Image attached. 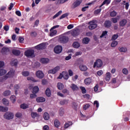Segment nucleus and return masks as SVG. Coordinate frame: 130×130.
<instances>
[{"label":"nucleus","mask_w":130,"mask_h":130,"mask_svg":"<svg viewBox=\"0 0 130 130\" xmlns=\"http://www.w3.org/2000/svg\"><path fill=\"white\" fill-rule=\"evenodd\" d=\"M4 117L5 119H8V120L13 119L14 118V114L11 112H7L4 115Z\"/></svg>","instance_id":"nucleus-1"},{"label":"nucleus","mask_w":130,"mask_h":130,"mask_svg":"<svg viewBox=\"0 0 130 130\" xmlns=\"http://www.w3.org/2000/svg\"><path fill=\"white\" fill-rule=\"evenodd\" d=\"M24 55L27 57H34V50H28L24 52Z\"/></svg>","instance_id":"nucleus-2"},{"label":"nucleus","mask_w":130,"mask_h":130,"mask_svg":"<svg viewBox=\"0 0 130 130\" xmlns=\"http://www.w3.org/2000/svg\"><path fill=\"white\" fill-rule=\"evenodd\" d=\"M59 70H60V67H59V66H56L54 69L49 70L48 71V74H52L53 75H54V74H56Z\"/></svg>","instance_id":"nucleus-3"},{"label":"nucleus","mask_w":130,"mask_h":130,"mask_svg":"<svg viewBox=\"0 0 130 130\" xmlns=\"http://www.w3.org/2000/svg\"><path fill=\"white\" fill-rule=\"evenodd\" d=\"M103 64V63L102 62V60H101V59H98L94 63L93 68H95L96 67H97V68H101Z\"/></svg>","instance_id":"nucleus-4"},{"label":"nucleus","mask_w":130,"mask_h":130,"mask_svg":"<svg viewBox=\"0 0 130 130\" xmlns=\"http://www.w3.org/2000/svg\"><path fill=\"white\" fill-rule=\"evenodd\" d=\"M54 51L55 53H56L57 54H58L62 51V47L61 46H56L54 48Z\"/></svg>","instance_id":"nucleus-5"},{"label":"nucleus","mask_w":130,"mask_h":130,"mask_svg":"<svg viewBox=\"0 0 130 130\" xmlns=\"http://www.w3.org/2000/svg\"><path fill=\"white\" fill-rule=\"evenodd\" d=\"M59 41L61 43H68L69 42V37L62 36L59 38Z\"/></svg>","instance_id":"nucleus-6"},{"label":"nucleus","mask_w":130,"mask_h":130,"mask_svg":"<svg viewBox=\"0 0 130 130\" xmlns=\"http://www.w3.org/2000/svg\"><path fill=\"white\" fill-rule=\"evenodd\" d=\"M36 76L37 78H39V79H43V78L44 77V74L42 71H38L36 72Z\"/></svg>","instance_id":"nucleus-7"},{"label":"nucleus","mask_w":130,"mask_h":130,"mask_svg":"<svg viewBox=\"0 0 130 130\" xmlns=\"http://www.w3.org/2000/svg\"><path fill=\"white\" fill-rule=\"evenodd\" d=\"M36 49L38 50H41L42 49H44L45 48V44L44 43L40 44L35 47Z\"/></svg>","instance_id":"nucleus-8"},{"label":"nucleus","mask_w":130,"mask_h":130,"mask_svg":"<svg viewBox=\"0 0 130 130\" xmlns=\"http://www.w3.org/2000/svg\"><path fill=\"white\" fill-rule=\"evenodd\" d=\"M82 3V0H77L73 4V7L75 9L77 7H79L80 5Z\"/></svg>","instance_id":"nucleus-9"},{"label":"nucleus","mask_w":130,"mask_h":130,"mask_svg":"<svg viewBox=\"0 0 130 130\" xmlns=\"http://www.w3.org/2000/svg\"><path fill=\"white\" fill-rule=\"evenodd\" d=\"M79 34H80V30H79L78 29L73 30L71 32V35H72V36H74V37H75L76 36H78V35H79Z\"/></svg>","instance_id":"nucleus-10"},{"label":"nucleus","mask_w":130,"mask_h":130,"mask_svg":"<svg viewBox=\"0 0 130 130\" xmlns=\"http://www.w3.org/2000/svg\"><path fill=\"white\" fill-rule=\"evenodd\" d=\"M14 75L15 73L14 72V71H10L5 76L7 79H8V78H12V77H14Z\"/></svg>","instance_id":"nucleus-11"},{"label":"nucleus","mask_w":130,"mask_h":130,"mask_svg":"<svg viewBox=\"0 0 130 130\" xmlns=\"http://www.w3.org/2000/svg\"><path fill=\"white\" fill-rule=\"evenodd\" d=\"M46 101V100L45 99V98H44L43 97H38L36 99V101L38 103L45 102Z\"/></svg>","instance_id":"nucleus-12"},{"label":"nucleus","mask_w":130,"mask_h":130,"mask_svg":"<svg viewBox=\"0 0 130 130\" xmlns=\"http://www.w3.org/2000/svg\"><path fill=\"white\" fill-rule=\"evenodd\" d=\"M126 23H127V20H126V19H122V20H121L119 22V25L121 27H124V26L125 25H126Z\"/></svg>","instance_id":"nucleus-13"},{"label":"nucleus","mask_w":130,"mask_h":130,"mask_svg":"<svg viewBox=\"0 0 130 130\" xmlns=\"http://www.w3.org/2000/svg\"><path fill=\"white\" fill-rule=\"evenodd\" d=\"M104 26L106 28H110L111 27V21L107 20L104 22Z\"/></svg>","instance_id":"nucleus-14"},{"label":"nucleus","mask_w":130,"mask_h":130,"mask_svg":"<svg viewBox=\"0 0 130 130\" xmlns=\"http://www.w3.org/2000/svg\"><path fill=\"white\" fill-rule=\"evenodd\" d=\"M111 79V74L109 72H108L106 74L105 80L107 82H109Z\"/></svg>","instance_id":"nucleus-15"},{"label":"nucleus","mask_w":130,"mask_h":130,"mask_svg":"<svg viewBox=\"0 0 130 130\" xmlns=\"http://www.w3.org/2000/svg\"><path fill=\"white\" fill-rule=\"evenodd\" d=\"M70 88H71L73 91H78V90H79V87L78 86L74 83L71 84Z\"/></svg>","instance_id":"nucleus-16"},{"label":"nucleus","mask_w":130,"mask_h":130,"mask_svg":"<svg viewBox=\"0 0 130 130\" xmlns=\"http://www.w3.org/2000/svg\"><path fill=\"white\" fill-rule=\"evenodd\" d=\"M79 69L81 72H86L87 70H88V68H87V66L85 65H80L79 66Z\"/></svg>","instance_id":"nucleus-17"},{"label":"nucleus","mask_w":130,"mask_h":130,"mask_svg":"<svg viewBox=\"0 0 130 130\" xmlns=\"http://www.w3.org/2000/svg\"><path fill=\"white\" fill-rule=\"evenodd\" d=\"M91 82H92V79L90 77H88L84 80V83L85 85H90Z\"/></svg>","instance_id":"nucleus-18"},{"label":"nucleus","mask_w":130,"mask_h":130,"mask_svg":"<svg viewBox=\"0 0 130 130\" xmlns=\"http://www.w3.org/2000/svg\"><path fill=\"white\" fill-rule=\"evenodd\" d=\"M9 110V108L0 106V111L1 112H7Z\"/></svg>","instance_id":"nucleus-19"},{"label":"nucleus","mask_w":130,"mask_h":130,"mask_svg":"<svg viewBox=\"0 0 130 130\" xmlns=\"http://www.w3.org/2000/svg\"><path fill=\"white\" fill-rule=\"evenodd\" d=\"M43 118H44L45 120H49V119L50 118L49 114H48L47 112L44 113Z\"/></svg>","instance_id":"nucleus-20"},{"label":"nucleus","mask_w":130,"mask_h":130,"mask_svg":"<svg viewBox=\"0 0 130 130\" xmlns=\"http://www.w3.org/2000/svg\"><path fill=\"white\" fill-rule=\"evenodd\" d=\"M90 42V39L89 38H84L82 40V43L83 44H88Z\"/></svg>","instance_id":"nucleus-21"},{"label":"nucleus","mask_w":130,"mask_h":130,"mask_svg":"<svg viewBox=\"0 0 130 130\" xmlns=\"http://www.w3.org/2000/svg\"><path fill=\"white\" fill-rule=\"evenodd\" d=\"M50 36L51 37H52L53 36H54V35H56V34L57 33V31L56 30H51V29H50Z\"/></svg>","instance_id":"nucleus-22"},{"label":"nucleus","mask_w":130,"mask_h":130,"mask_svg":"<svg viewBox=\"0 0 130 130\" xmlns=\"http://www.w3.org/2000/svg\"><path fill=\"white\" fill-rule=\"evenodd\" d=\"M45 94L47 97H50L51 95V91H50V89L49 88H47L45 91Z\"/></svg>","instance_id":"nucleus-23"},{"label":"nucleus","mask_w":130,"mask_h":130,"mask_svg":"<svg viewBox=\"0 0 130 130\" xmlns=\"http://www.w3.org/2000/svg\"><path fill=\"white\" fill-rule=\"evenodd\" d=\"M10 64L12 67H16V66L18 64V60L17 59L12 60V61L10 62Z\"/></svg>","instance_id":"nucleus-24"},{"label":"nucleus","mask_w":130,"mask_h":130,"mask_svg":"<svg viewBox=\"0 0 130 130\" xmlns=\"http://www.w3.org/2000/svg\"><path fill=\"white\" fill-rule=\"evenodd\" d=\"M12 53H13L14 55L18 56V55H20V54H21V51H20V50H13L12 51Z\"/></svg>","instance_id":"nucleus-25"},{"label":"nucleus","mask_w":130,"mask_h":130,"mask_svg":"<svg viewBox=\"0 0 130 130\" xmlns=\"http://www.w3.org/2000/svg\"><path fill=\"white\" fill-rule=\"evenodd\" d=\"M20 108H22V109H27V108H29V105L22 104L20 105Z\"/></svg>","instance_id":"nucleus-26"},{"label":"nucleus","mask_w":130,"mask_h":130,"mask_svg":"<svg viewBox=\"0 0 130 130\" xmlns=\"http://www.w3.org/2000/svg\"><path fill=\"white\" fill-rule=\"evenodd\" d=\"M41 62L42 63H48L49 59L48 58H42L41 59Z\"/></svg>","instance_id":"nucleus-27"},{"label":"nucleus","mask_w":130,"mask_h":130,"mask_svg":"<svg viewBox=\"0 0 130 130\" xmlns=\"http://www.w3.org/2000/svg\"><path fill=\"white\" fill-rule=\"evenodd\" d=\"M39 92V88L38 86H35L32 89V93L37 94Z\"/></svg>","instance_id":"nucleus-28"},{"label":"nucleus","mask_w":130,"mask_h":130,"mask_svg":"<svg viewBox=\"0 0 130 130\" xmlns=\"http://www.w3.org/2000/svg\"><path fill=\"white\" fill-rule=\"evenodd\" d=\"M118 50H119L120 52H126L127 51V49L125 47H119Z\"/></svg>","instance_id":"nucleus-29"},{"label":"nucleus","mask_w":130,"mask_h":130,"mask_svg":"<svg viewBox=\"0 0 130 130\" xmlns=\"http://www.w3.org/2000/svg\"><path fill=\"white\" fill-rule=\"evenodd\" d=\"M73 46L74 48H79V47H80V43L78 42H74L73 44Z\"/></svg>","instance_id":"nucleus-30"},{"label":"nucleus","mask_w":130,"mask_h":130,"mask_svg":"<svg viewBox=\"0 0 130 130\" xmlns=\"http://www.w3.org/2000/svg\"><path fill=\"white\" fill-rule=\"evenodd\" d=\"M31 116L32 118H35L36 117H39V115L37 113L31 112Z\"/></svg>","instance_id":"nucleus-31"},{"label":"nucleus","mask_w":130,"mask_h":130,"mask_svg":"<svg viewBox=\"0 0 130 130\" xmlns=\"http://www.w3.org/2000/svg\"><path fill=\"white\" fill-rule=\"evenodd\" d=\"M27 80L28 81H32V82H34L35 83H37V82H38V80H35V79H34V78L32 77H28L27 78Z\"/></svg>","instance_id":"nucleus-32"},{"label":"nucleus","mask_w":130,"mask_h":130,"mask_svg":"<svg viewBox=\"0 0 130 130\" xmlns=\"http://www.w3.org/2000/svg\"><path fill=\"white\" fill-rule=\"evenodd\" d=\"M63 78L64 80H68L69 79V74L67 72H62Z\"/></svg>","instance_id":"nucleus-33"},{"label":"nucleus","mask_w":130,"mask_h":130,"mask_svg":"<svg viewBox=\"0 0 130 130\" xmlns=\"http://www.w3.org/2000/svg\"><path fill=\"white\" fill-rule=\"evenodd\" d=\"M7 74V71L5 69H0V76H4Z\"/></svg>","instance_id":"nucleus-34"},{"label":"nucleus","mask_w":130,"mask_h":130,"mask_svg":"<svg viewBox=\"0 0 130 130\" xmlns=\"http://www.w3.org/2000/svg\"><path fill=\"white\" fill-rule=\"evenodd\" d=\"M68 103H69V100H63L60 102L61 105H64V104H68Z\"/></svg>","instance_id":"nucleus-35"},{"label":"nucleus","mask_w":130,"mask_h":130,"mask_svg":"<svg viewBox=\"0 0 130 130\" xmlns=\"http://www.w3.org/2000/svg\"><path fill=\"white\" fill-rule=\"evenodd\" d=\"M64 86L63 84L61 83H57V88L59 90H62Z\"/></svg>","instance_id":"nucleus-36"},{"label":"nucleus","mask_w":130,"mask_h":130,"mask_svg":"<svg viewBox=\"0 0 130 130\" xmlns=\"http://www.w3.org/2000/svg\"><path fill=\"white\" fill-rule=\"evenodd\" d=\"M88 28L90 30H93V29H95V28H97V25L96 24H95L89 25L88 26Z\"/></svg>","instance_id":"nucleus-37"},{"label":"nucleus","mask_w":130,"mask_h":130,"mask_svg":"<svg viewBox=\"0 0 130 130\" xmlns=\"http://www.w3.org/2000/svg\"><path fill=\"white\" fill-rule=\"evenodd\" d=\"M22 75L23 77H28L30 75V72L28 71H24L22 72Z\"/></svg>","instance_id":"nucleus-38"},{"label":"nucleus","mask_w":130,"mask_h":130,"mask_svg":"<svg viewBox=\"0 0 130 130\" xmlns=\"http://www.w3.org/2000/svg\"><path fill=\"white\" fill-rule=\"evenodd\" d=\"M54 125L56 127H58L60 125V123L59 122V121H58V120L56 119L54 121Z\"/></svg>","instance_id":"nucleus-39"},{"label":"nucleus","mask_w":130,"mask_h":130,"mask_svg":"<svg viewBox=\"0 0 130 130\" xmlns=\"http://www.w3.org/2000/svg\"><path fill=\"white\" fill-rule=\"evenodd\" d=\"M118 44V42L117 41H113L111 44V47H115Z\"/></svg>","instance_id":"nucleus-40"},{"label":"nucleus","mask_w":130,"mask_h":130,"mask_svg":"<svg viewBox=\"0 0 130 130\" xmlns=\"http://www.w3.org/2000/svg\"><path fill=\"white\" fill-rule=\"evenodd\" d=\"M4 96H9V95H11V91L10 90H6L3 93Z\"/></svg>","instance_id":"nucleus-41"},{"label":"nucleus","mask_w":130,"mask_h":130,"mask_svg":"<svg viewBox=\"0 0 130 130\" xmlns=\"http://www.w3.org/2000/svg\"><path fill=\"white\" fill-rule=\"evenodd\" d=\"M3 104H4V105H6V106H8V105H9V100H8L6 99H3Z\"/></svg>","instance_id":"nucleus-42"},{"label":"nucleus","mask_w":130,"mask_h":130,"mask_svg":"<svg viewBox=\"0 0 130 130\" xmlns=\"http://www.w3.org/2000/svg\"><path fill=\"white\" fill-rule=\"evenodd\" d=\"M62 13V11H59L58 13H57L53 17V19H55V18H57L58 16H60L61 13Z\"/></svg>","instance_id":"nucleus-43"},{"label":"nucleus","mask_w":130,"mask_h":130,"mask_svg":"<svg viewBox=\"0 0 130 130\" xmlns=\"http://www.w3.org/2000/svg\"><path fill=\"white\" fill-rule=\"evenodd\" d=\"M49 1H52L53 2H55L56 0H49ZM69 0H58V3L61 5V4H64L66 2H68Z\"/></svg>","instance_id":"nucleus-44"},{"label":"nucleus","mask_w":130,"mask_h":130,"mask_svg":"<svg viewBox=\"0 0 130 130\" xmlns=\"http://www.w3.org/2000/svg\"><path fill=\"white\" fill-rule=\"evenodd\" d=\"M37 98V95H36V93H31L29 95V98L30 99H35V98Z\"/></svg>","instance_id":"nucleus-45"},{"label":"nucleus","mask_w":130,"mask_h":130,"mask_svg":"<svg viewBox=\"0 0 130 130\" xmlns=\"http://www.w3.org/2000/svg\"><path fill=\"white\" fill-rule=\"evenodd\" d=\"M116 15H117V12H115V11H113L110 13L111 17H115Z\"/></svg>","instance_id":"nucleus-46"},{"label":"nucleus","mask_w":130,"mask_h":130,"mask_svg":"<svg viewBox=\"0 0 130 130\" xmlns=\"http://www.w3.org/2000/svg\"><path fill=\"white\" fill-rule=\"evenodd\" d=\"M63 114H64V110L63 108H61L59 110V115H60V116H62Z\"/></svg>","instance_id":"nucleus-47"},{"label":"nucleus","mask_w":130,"mask_h":130,"mask_svg":"<svg viewBox=\"0 0 130 130\" xmlns=\"http://www.w3.org/2000/svg\"><path fill=\"white\" fill-rule=\"evenodd\" d=\"M110 3V2H109V0H105L101 5V6H100V8H101L102 6H104V5H105L106 4H107V5H109V4Z\"/></svg>","instance_id":"nucleus-48"},{"label":"nucleus","mask_w":130,"mask_h":130,"mask_svg":"<svg viewBox=\"0 0 130 130\" xmlns=\"http://www.w3.org/2000/svg\"><path fill=\"white\" fill-rule=\"evenodd\" d=\"M10 100L12 101V103H15V102H16V96L12 95L10 97Z\"/></svg>","instance_id":"nucleus-49"},{"label":"nucleus","mask_w":130,"mask_h":130,"mask_svg":"<svg viewBox=\"0 0 130 130\" xmlns=\"http://www.w3.org/2000/svg\"><path fill=\"white\" fill-rule=\"evenodd\" d=\"M68 16H69V13H65L64 14H62L60 17V20L66 18V17H68Z\"/></svg>","instance_id":"nucleus-50"},{"label":"nucleus","mask_w":130,"mask_h":130,"mask_svg":"<svg viewBox=\"0 0 130 130\" xmlns=\"http://www.w3.org/2000/svg\"><path fill=\"white\" fill-rule=\"evenodd\" d=\"M7 77L5 76L0 77V82H4V81H6L7 80Z\"/></svg>","instance_id":"nucleus-51"},{"label":"nucleus","mask_w":130,"mask_h":130,"mask_svg":"<svg viewBox=\"0 0 130 130\" xmlns=\"http://www.w3.org/2000/svg\"><path fill=\"white\" fill-rule=\"evenodd\" d=\"M30 36H31V37H36L37 36V32L36 31L32 32L30 33Z\"/></svg>","instance_id":"nucleus-52"},{"label":"nucleus","mask_w":130,"mask_h":130,"mask_svg":"<svg viewBox=\"0 0 130 130\" xmlns=\"http://www.w3.org/2000/svg\"><path fill=\"white\" fill-rule=\"evenodd\" d=\"M118 38V35H114L112 38V40H116Z\"/></svg>","instance_id":"nucleus-53"},{"label":"nucleus","mask_w":130,"mask_h":130,"mask_svg":"<svg viewBox=\"0 0 130 130\" xmlns=\"http://www.w3.org/2000/svg\"><path fill=\"white\" fill-rule=\"evenodd\" d=\"M80 89H81L83 94L86 93L87 90H86V88H85V87H80Z\"/></svg>","instance_id":"nucleus-54"},{"label":"nucleus","mask_w":130,"mask_h":130,"mask_svg":"<svg viewBox=\"0 0 130 130\" xmlns=\"http://www.w3.org/2000/svg\"><path fill=\"white\" fill-rule=\"evenodd\" d=\"M111 21L114 24H115V23H117V18H112Z\"/></svg>","instance_id":"nucleus-55"},{"label":"nucleus","mask_w":130,"mask_h":130,"mask_svg":"<svg viewBox=\"0 0 130 130\" xmlns=\"http://www.w3.org/2000/svg\"><path fill=\"white\" fill-rule=\"evenodd\" d=\"M97 75L100 77L101 76H102L103 75V71L102 70H100L98 71Z\"/></svg>","instance_id":"nucleus-56"},{"label":"nucleus","mask_w":130,"mask_h":130,"mask_svg":"<svg viewBox=\"0 0 130 130\" xmlns=\"http://www.w3.org/2000/svg\"><path fill=\"white\" fill-rule=\"evenodd\" d=\"M107 34V31H103V33L102 34V35L100 37L101 38H102V37H104V36H106Z\"/></svg>","instance_id":"nucleus-57"},{"label":"nucleus","mask_w":130,"mask_h":130,"mask_svg":"<svg viewBox=\"0 0 130 130\" xmlns=\"http://www.w3.org/2000/svg\"><path fill=\"white\" fill-rule=\"evenodd\" d=\"M89 107H90V105L89 104L85 105L83 107V109H84V110H87V109H88V108H89Z\"/></svg>","instance_id":"nucleus-58"},{"label":"nucleus","mask_w":130,"mask_h":130,"mask_svg":"<svg viewBox=\"0 0 130 130\" xmlns=\"http://www.w3.org/2000/svg\"><path fill=\"white\" fill-rule=\"evenodd\" d=\"M100 12H101V9H97L94 11V14L95 15H98V14H99Z\"/></svg>","instance_id":"nucleus-59"},{"label":"nucleus","mask_w":130,"mask_h":130,"mask_svg":"<svg viewBox=\"0 0 130 130\" xmlns=\"http://www.w3.org/2000/svg\"><path fill=\"white\" fill-rule=\"evenodd\" d=\"M15 116L18 118H20L22 116V113H17L15 114Z\"/></svg>","instance_id":"nucleus-60"},{"label":"nucleus","mask_w":130,"mask_h":130,"mask_svg":"<svg viewBox=\"0 0 130 130\" xmlns=\"http://www.w3.org/2000/svg\"><path fill=\"white\" fill-rule=\"evenodd\" d=\"M18 40H19V42H20V43H23V41H24V38L22 37H20L18 38Z\"/></svg>","instance_id":"nucleus-61"},{"label":"nucleus","mask_w":130,"mask_h":130,"mask_svg":"<svg viewBox=\"0 0 130 130\" xmlns=\"http://www.w3.org/2000/svg\"><path fill=\"white\" fill-rule=\"evenodd\" d=\"M122 73L124 74V75H127L128 71L126 69L124 68L122 70Z\"/></svg>","instance_id":"nucleus-62"},{"label":"nucleus","mask_w":130,"mask_h":130,"mask_svg":"<svg viewBox=\"0 0 130 130\" xmlns=\"http://www.w3.org/2000/svg\"><path fill=\"white\" fill-rule=\"evenodd\" d=\"M68 72H69V75L70 77H72L73 76L74 73L71 70H69Z\"/></svg>","instance_id":"nucleus-63"},{"label":"nucleus","mask_w":130,"mask_h":130,"mask_svg":"<svg viewBox=\"0 0 130 130\" xmlns=\"http://www.w3.org/2000/svg\"><path fill=\"white\" fill-rule=\"evenodd\" d=\"M9 25H5V26H4V29L5 31H9Z\"/></svg>","instance_id":"nucleus-64"}]
</instances>
